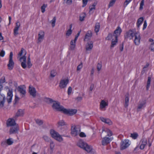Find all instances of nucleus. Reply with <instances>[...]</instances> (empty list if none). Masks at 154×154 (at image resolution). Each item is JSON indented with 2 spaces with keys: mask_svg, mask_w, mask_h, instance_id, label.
<instances>
[{
  "mask_svg": "<svg viewBox=\"0 0 154 154\" xmlns=\"http://www.w3.org/2000/svg\"><path fill=\"white\" fill-rule=\"evenodd\" d=\"M110 139L108 137H104L102 141L103 145H106L110 143Z\"/></svg>",
  "mask_w": 154,
  "mask_h": 154,
  "instance_id": "22",
  "label": "nucleus"
},
{
  "mask_svg": "<svg viewBox=\"0 0 154 154\" xmlns=\"http://www.w3.org/2000/svg\"><path fill=\"white\" fill-rule=\"evenodd\" d=\"M26 54V51H25V54H24L23 56L20 57L19 59L20 61H21L22 60H23V62L21 63V66L24 69H25L26 67V57L25 56Z\"/></svg>",
  "mask_w": 154,
  "mask_h": 154,
  "instance_id": "11",
  "label": "nucleus"
},
{
  "mask_svg": "<svg viewBox=\"0 0 154 154\" xmlns=\"http://www.w3.org/2000/svg\"><path fill=\"white\" fill-rule=\"evenodd\" d=\"M100 118L102 122L106 124L109 125H111L112 124V122L109 119L105 118L103 117H100Z\"/></svg>",
  "mask_w": 154,
  "mask_h": 154,
  "instance_id": "17",
  "label": "nucleus"
},
{
  "mask_svg": "<svg viewBox=\"0 0 154 154\" xmlns=\"http://www.w3.org/2000/svg\"><path fill=\"white\" fill-rule=\"evenodd\" d=\"M29 92L31 96L33 97H35L36 96V91L35 88L31 85L29 87Z\"/></svg>",
  "mask_w": 154,
  "mask_h": 154,
  "instance_id": "8",
  "label": "nucleus"
},
{
  "mask_svg": "<svg viewBox=\"0 0 154 154\" xmlns=\"http://www.w3.org/2000/svg\"><path fill=\"white\" fill-rule=\"evenodd\" d=\"M122 29L120 27L118 26L117 29L114 31L113 34V36L115 37V35H116L118 37V35H119L122 32Z\"/></svg>",
  "mask_w": 154,
  "mask_h": 154,
  "instance_id": "20",
  "label": "nucleus"
},
{
  "mask_svg": "<svg viewBox=\"0 0 154 154\" xmlns=\"http://www.w3.org/2000/svg\"><path fill=\"white\" fill-rule=\"evenodd\" d=\"M108 105V103L106 102L104 100H102L100 103V108L102 110L103 109L105 108L106 106Z\"/></svg>",
  "mask_w": 154,
  "mask_h": 154,
  "instance_id": "25",
  "label": "nucleus"
},
{
  "mask_svg": "<svg viewBox=\"0 0 154 154\" xmlns=\"http://www.w3.org/2000/svg\"><path fill=\"white\" fill-rule=\"evenodd\" d=\"M146 100H143L141 102H140L138 106L137 111L138 112L140 110V109L143 108H144L146 106Z\"/></svg>",
  "mask_w": 154,
  "mask_h": 154,
  "instance_id": "12",
  "label": "nucleus"
},
{
  "mask_svg": "<svg viewBox=\"0 0 154 154\" xmlns=\"http://www.w3.org/2000/svg\"><path fill=\"white\" fill-rule=\"evenodd\" d=\"M96 5V4L94 3L93 5L92 6V7H89V9H90V11H92L93 9H95V6Z\"/></svg>",
  "mask_w": 154,
  "mask_h": 154,
  "instance_id": "53",
  "label": "nucleus"
},
{
  "mask_svg": "<svg viewBox=\"0 0 154 154\" xmlns=\"http://www.w3.org/2000/svg\"><path fill=\"white\" fill-rule=\"evenodd\" d=\"M54 146V144L53 141H51L50 143V147L51 149L52 150Z\"/></svg>",
  "mask_w": 154,
  "mask_h": 154,
  "instance_id": "54",
  "label": "nucleus"
},
{
  "mask_svg": "<svg viewBox=\"0 0 154 154\" xmlns=\"http://www.w3.org/2000/svg\"><path fill=\"white\" fill-rule=\"evenodd\" d=\"M149 48L152 51H154V42L151 44Z\"/></svg>",
  "mask_w": 154,
  "mask_h": 154,
  "instance_id": "48",
  "label": "nucleus"
},
{
  "mask_svg": "<svg viewBox=\"0 0 154 154\" xmlns=\"http://www.w3.org/2000/svg\"><path fill=\"white\" fill-rule=\"evenodd\" d=\"M144 0H142L140 4V10H142L143 9V6L144 5Z\"/></svg>",
  "mask_w": 154,
  "mask_h": 154,
  "instance_id": "43",
  "label": "nucleus"
},
{
  "mask_svg": "<svg viewBox=\"0 0 154 154\" xmlns=\"http://www.w3.org/2000/svg\"><path fill=\"white\" fill-rule=\"evenodd\" d=\"M138 136V135L137 133H133L131 134V137L134 139H136Z\"/></svg>",
  "mask_w": 154,
  "mask_h": 154,
  "instance_id": "35",
  "label": "nucleus"
},
{
  "mask_svg": "<svg viewBox=\"0 0 154 154\" xmlns=\"http://www.w3.org/2000/svg\"><path fill=\"white\" fill-rule=\"evenodd\" d=\"M19 29L14 28V35L16 36L19 33L18 32V30Z\"/></svg>",
  "mask_w": 154,
  "mask_h": 154,
  "instance_id": "46",
  "label": "nucleus"
},
{
  "mask_svg": "<svg viewBox=\"0 0 154 154\" xmlns=\"http://www.w3.org/2000/svg\"><path fill=\"white\" fill-rule=\"evenodd\" d=\"M50 134L53 138L59 141L63 140V138L58 133L54 130L51 129L50 130Z\"/></svg>",
  "mask_w": 154,
  "mask_h": 154,
  "instance_id": "2",
  "label": "nucleus"
},
{
  "mask_svg": "<svg viewBox=\"0 0 154 154\" xmlns=\"http://www.w3.org/2000/svg\"><path fill=\"white\" fill-rule=\"evenodd\" d=\"M105 131L107 132V135L108 136H111L112 134V131L108 129H106L105 130Z\"/></svg>",
  "mask_w": 154,
  "mask_h": 154,
  "instance_id": "42",
  "label": "nucleus"
},
{
  "mask_svg": "<svg viewBox=\"0 0 154 154\" xmlns=\"http://www.w3.org/2000/svg\"><path fill=\"white\" fill-rule=\"evenodd\" d=\"M47 7V5L45 4H43L41 6V9L42 12L44 13L45 11V8Z\"/></svg>",
  "mask_w": 154,
  "mask_h": 154,
  "instance_id": "38",
  "label": "nucleus"
},
{
  "mask_svg": "<svg viewBox=\"0 0 154 154\" xmlns=\"http://www.w3.org/2000/svg\"><path fill=\"white\" fill-rule=\"evenodd\" d=\"M44 32L42 31H40L38 34V41L39 42H40L43 39L44 37Z\"/></svg>",
  "mask_w": 154,
  "mask_h": 154,
  "instance_id": "26",
  "label": "nucleus"
},
{
  "mask_svg": "<svg viewBox=\"0 0 154 154\" xmlns=\"http://www.w3.org/2000/svg\"><path fill=\"white\" fill-rule=\"evenodd\" d=\"M19 128L18 125H16L10 128L9 131L10 134L18 133V131L19 130Z\"/></svg>",
  "mask_w": 154,
  "mask_h": 154,
  "instance_id": "9",
  "label": "nucleus"
},
{
  "mask_svg": "<svg viewBox=\"0 0 154 154\" xmlns=\"http://www.w3.org/2000/svg\"><path fill=\"white\" fill-rule=\"evenodd\" d=\"M72 127L71 128V134L74 136H75L78 135L79 132L80 131V130L78 131L77 130V128H76V126H74V127L72 128Z\"/></svg>",
  "mask_w": 154,
  "mask_h": 154,
  "instance_id": "16",
  "label": "nucleus"
},
{
  "mask_svg": "<svg viewBox=\"0 0 154 154\" xmlns=\"http://www.w3.org/2000/svg\"><path fill=\"white\" fill-rule=\"evenodd\" d=\"M18 91L21 94L25 95L26 93V90L21 86H19L17 88Z\"/></svg>",
  "mask_w": 154,
  "mask_h": 154,
  "instance_id": "29",
  "label": "nucleus"
},
{
  "mask_svg": "<svg viewBox=\"0 0 154 154\" xmlns=\"http://www.w3.org/2000/svg\"><path fill=\"white\" fill-rule=\"evenodd\" d=\"M147 26V24L146 20H145L143 24V30H144L146 28Z\"/></svg>",
  "mask_w": 154,
  "mask_h": 154,
  "instance_id": "63",
  "label": "nucleus"
},
{
  "mask_svg": "<svg viewBox=\"0 0 154 154\" xmlns=\"http://www.w3.org/2000/svg\"><path fill=\"white\" fill-rule=\"evenodd\" d=\"M72 91V88L71 87H69L68 89V94L69 95L71 94Z\"/></svg>",
  "mask_w": 154,
  "mask_h": 154,
  "instance_id": "56",
  "label": "nucleus"
},
{
  "mask_svg": "<svg viewBox=\"0 0 154 154\" xmlns=\"http://www.w3.org/2000/svg\"><path fill=\"white\" fill-rule=\"evenodd\" d=\"M57 74V72L55 70H52L50 73V76L52 77H54Z\"/></svg>",
  "mask_w": 154,
  "mask_h": 154,
  "instance_id": "39",
  "label": "nucleus"
},
{
  "mask_svg": "<svg viewBox=\"0 0 154 154\" xmlns=\"http://www.w3.org/2000/svg\"><path fill=\"white\" fill-rule=\"evenodd\" d=\"M83 2L82 7H85L87 5L88 1V0H82Z\"/></svg>",
  "mask_w": 154,
  "mask_h": 154,
  "instance_id": "50",
  "label": "nucleus"
},
{
  "mask_svg": "<svg viewBox=\"0 0 154 154\" xmlns=\"http://www.w3.org/2000/svg\"><path fill=\"white\" fill-rule=\"evenodd\" d=\"M79 135L81 137H86V135L83 132L80 133Z\"/></svg>",
  "mask_w": 154,
  "mask_h": 154,
  "instance_id": "58",
  "label": "nucleus"
},
{
  "mask_svg": "<svg viewBox=\"0 0 154 154\" xmlns=\"http://www.w3.org/2000/svg\"><path fill=\"white\" fill-rule=\"evenodd\" d=\"M86 143L82 140H80L77 143V146L84 149L85 148V147Z\"/></svg>",
  "mask_w": 154,
  "mask_h": 154,
  "instance_id": "21",
  "label": "nucleus"
},
{
  "mask_svg": "<svg viewBox=\"0 0 154 154\" xmlns=\"http://www.w3.org/2000/svg\"><path fill=\"white\" fill-rule=\"evenodd\" d=\"M64 1H66V3L67 5H70L72 4V0H64Z\"/></svg>",
  "mask_w": 154,
  "mask_h": 154,
  "instance_id": "59",
  "label": "nucleus"
},
{
  "mask_svg": "<svg viewBox=\"0 0 154 154\" xmlns=\"http://www.w3.org/2000/svg\"><path fill=\"white\" fill-rule=\"evenodd\" d=\"M13 141L12 138H9L6 140L7 144L9 145H12L13 143Z\"/></svg>",
  "mask_w": 154,
  "mask_h": 154,
  "instance_id": "36",
  "label": "nucleus"
},
{
  "mask_svg": "<svg viewBox=\"0 0 154 154\" xmlns=\"http://www.w3.org/2000/svg\"><path fill=\"white\" fill-rule=\"evenodd\" d=\"M16 125L15 121L14 119H9L7 122V127L9 126H13Z\"/></svg>",
  "mask_w": 154,
  "mask_h": 154,
  "instance_id": "15",
  "label": "nucleus"
},
{
  "mask_svg": "<svg viewBox=\"0 0 154 154\" xmlns=\"http://www.w3.org/2000/svg\"><path fill=\"white\" fill-rule=\"evenodd\" d=\"M20 26V24L18 21H17L16 23V26L14 28L19 29Z\"/></svg>",
  "mask_w": 154,
  "mask_h": 154,
  "instance_id": "55",
  "label": "nucleus"
},
{
  "mask_svg": "<svg viewBox=\"0 0 154 154\" xmlns=\"http://www.w3.org/2000/svg\"><path fill=\"white\" fill-rule=\"evenodd\" d=\"M45 101L47 102H49L50 103H52L54 102L52 106V107L54 109L60 111H63L64 107L63 106L60 105V103L53 100L51 98L46 97L45 98Z\"/></svg>",
  "mask_w": 154,
  "mask_h": 154,
  "instance_id": "1",
  "label": "nucleus"
},
{
  "mask_svg": "<svg viewBox=\"0 0 154 154\" xmlns=\"http://www.w3.org/2000/svg\"><path fill=\"white\" fill-rule=\"evenodd\" d=\"M81 31V30H80L78 32L77 34L75 35V38L74 39L75 41H76L77 40L78 37L80 35Z\"/></svg>",
  "mask_w": 154,
  "mask_h": 154,
  "instance_id": "57",
  "label": "nucleus"
},
{
  "mask_svg": "<svg viewBox=\"0 0 154 154\" xmlns=\"http://www.w3.org/2000/svg\"><path fill=\"white\" fill-rule=\"evenodd\" d=\"M85 147V148L84 149L87 151L88 152H91L92 149V148L91 146L89 145L86 143Z\"/></svg>",
  "mask_w": 154,
  "mask_h": 154,
  "instance_id": "30",
  "label": "nucleus"
},
{
  "mask_svg": "<svg viewBox=\"0 0 154 154\" xmlns=\"http://www.w3.org/2000/svg\"><path fill=\"white\" fill-rule=\"evenodd\" d=\"M114 38H115V40H114L113 39L112 40L111 45H110L111 48H113L118 43V39L117 36L116 35H115V37H114Z\"/></svg>",
  "mask_w": 154,
  "mask_h": 154,
  "instance_id": "23",
  "label": "nucleus"
},
{
  "mask_svg": "<svg viewBox=\"0 0 154 154\" xmlns=\"http://www.w3.org/2000/svg\"><path fill=\"white\" fill-rule=\"evenodd\" d=\"M77 111V110L75 109H68L64 108L63 112L65 114L71 116L75 114L76 113Z\"/></svg>",
  "mask_w": 154,
  "mask_h": 154,
  "instance_id": "5",
  "label": "nucleus"
},
{
  "mask_svg": "<svg viewBox=\"0 0 154 154\" xmlns=\"http://www.w3.org/2000/svg\"><path fill=\"white\" fill-rule=\"evenodd\" d=\"M86 16L85 14L84 13H82L80 15L79 20L80 21H82L84 20V18Z\"/></svg>",
  "mask_w": 154,
  "mask_h": 154,
  "instance_id": "34",
  "label": "nucleus"
},
{
  "mask_svg": "<svg viewBox=\"0 0 154 154\" xmlns=\"http://www.w3.org/2000/svg\"><path fill=\"white\" fill-rule=\"evenodd\" d=\"M131 0H126L124 4L125 7H126Z\"/></svg>",
  "mask_w": 154,
  "mask_h": 154,
  "instance_id": "51",
  "label": "nucleus"
},
{
  "mask_svg": "<svg viewBox=\"0 0 154 154\" xmlns=\"http://www.w3.org/2000/svg\"><path fill=\"white\" fill-rule=\"evenodd\" d=\"M27 64L28 66V67L29 68H30L31 67L32 65L31 61H27Z\"/></svg>",
  "mask_w": 154,
  "mask_h": 154,
  "instance_id": "64",
  "label": "nucleus"
},
{
  "mask_svg": "<svg viewBox=\"0 0 154 154\" xmlns=\"http://www.w3.org/2000/svg\"><path fill=\"white\" fill-rule=\"evenodd\" d=\"M58 125L63 126L66 125V123L63 120H60L58 122Z\"/></svg>",
  "mask_w": 154,
  "mask_h": 154,
  "instance_id": "37",
  "label": "nucleus"
},
{
  "mask_svg": "<svg viewBox=\"0 0 154 154\" xmlns=\"http://www.w3.org/2000/svg\"><path fill=\"white\" fill-rule=\"evenodd\" d=\"M82 67V63L81 62L80 64H79L77 67V71L80 70Z\"/></svg>",
  "mask_w": 154,
  "mask_h": 154,
  "instance_id": "49",
  "label": "nucleus"
},
{
  "mask_svg": "<svg viewBox=\"0 0 154 154\" xmlns=\"http://www.w3.org/2000/svg\"><path fill=\"white\" fill-rule=\"evenodd\" d=\"M75 47V44H74L72 45H70V46L69 50H74Z\"/></svg>",
  "mask_w": 154,
  "mask_h": 154,
  "instance_id": "60",
  "label": "nucleus"
},
{
  "mask_svg": "<svg viewBox=\"0 0 154 154\" xmlns=\"http://www.w3.org/2000/svg\"><path fill=\"white\" fill-rule=\"evenodd\" d=\"M102 67V64L101 63H98L97 65V69L98 71H99L100 70Z\"/></svg>",
  "mask_w": 154,
  "mask_h": 154,
  "instance_id": "47",
  "label": "nucleus"
},
{
  "mask_svg": "<svg viewBox=\"0 0 154 154\" xmlns=\"http://www.w3.org/2000/svg\"><path fill=\"white\" fill-rule=\"evenodd\" d=\"M5 51L3 50H2L0 53V56L3 57L5 54Z\"/></svg>",
  "mask_w": 154,
  "mask_h": 154,
  "instance_id": "61",
  "label": "nucleus"
},
{
  "mask_svg": "<svg viewBox=\"0 0 154 154\" xmlns=\"http://www.w3.org/2000/svg\"><path fill=\"white\" fill-rule=\"evenodd\" d=\"M69 82V79H61L59 83V86L61 89L64 88Z\"/></svg>",
  "mask_w": 154,
  "mask_h": 154,
  "instance_id": "6",
  "label": "nucleus"
},
{
  "mask_svg": "<svg viewBox=\"0 0 154 154\" xmlns=\"http://www.w3.org/2000/svg\"><path fill=\"white\" fill-rule=\"evenodd\" d=\"M116 0H111L109 4L108 5L109 8H110L111 7H112L114 4Z\"/></svg>",
  "mask_w": 154,
  "mask_h": 154,
  "instance_id": "41",
  "label": "nucleus"
},
{
  "mask_svg": "<svg viewBox=\"0 0 154 154\" xmlns=\"http://www.w3.org/2000/svg\"><path fill=\"white\" fill-rule=\"evenodd\" d=\"M143 20V17H140L138 19L136 23L138 29L139 28Z\"/></svg>",
  "mask_w": 154,
  "mask_h": 154,
  "instance_id": "27",
  "label": "nucleus"
},
{
  "mask_svg": "<svg viewBox=\"0 0 154 154\" xmlns=\"http://www.w3.org/2000/svg\"><path fill=\"white\" fill-rule=\"evenodd\" d=\"M44 140L46 141H48L50 140V139L48 137L46 136H44L43 137Z\"/></svg>",
  "mask_w": 154,
  "mask_h": 154,
  "instance_id": "62",
  "label": "nucleus"
},
{
  "mask_svg": "<svg viewBox=\"0 0 154 154\" xmlns=\"http://www.w3.org/2000/svg\"><path fill=\"white\" fill-rule=\"evenodd\" d=\"M56 21V18L55 17H54L51 21V24L53 27H54L55 26Z\"/></svg>",
  "mask_w": 154,
  "mask_h": 154,
  "instance_id": "44",
  "label": "nucleus"
},
{
  "mask_svg": "<svg viewBox=\"0 0 154 154\" xmlns=\"http://www.w3.org/2000/svg\"><path fill=\"white\" fill-rule=\"evenodd\" d=\"M135 35V33H134V31L131 29H130L124 35L125 38V39H127L128 38L131 39Z\"/></svg>",
  "mask_w": 154,
  "mask_h": 154,
  "instance_id": "4",
  "label": "nucleus"
},
{
  "mask_svg": "<svg viewBox=\"0 0 154 154\" xmlns=\"http://www.w3.org/2000/svg\"><path fill=\"white\" fill-rule=\"evenodd\" d=\"M151 80V77H148V80L147 81V85L146 88V89L147 91L149 90V88L150 86Z\"/></svg>",
  "mask_w": 154,
  "mask_h": 154,
  "instance_id": "32",
  "label": "nucleus"
},
{
  "mask_svg": "<svg viewBox=\"0 0 154 154\" xmlns=\"http://www.w3.org/2000/svg\"><path fill=\"white\" fill-rule=\"evenodd\" d=\"M100 27V23H96L94 27V31L96 33H97L99 31Z\"/></svg>",
  "mask_w": 154,
  "mask_h": 154,
  "instance_id": "31",
  "label": "nucleus"
},
{
  "mask_svg": "<svg viewBox=\"0 0 154 154\" xmlns=\"http://www.w3.org/2000/svg\"><path fill=\"white\" fill-rule=\"evenodd\" d=\"M135 39L134 40V44L136 45H138L140 44V37L138 32L135 33Z\"/></svg>",
  "mask_w": 154,
  "mask_h": 154,
  "instance_id": "10",
  "label": "nucleus"
},
{
  "mask_svg": "<svg viewBox=\"0 0 154 154\" xmlns=\"http://www.w3.org/2000/svg\"><path fill=\"white\" fill-rule=\"evenodd\" d=\"M147 140L144 138H142L141 141L140 143H141L140 145V149H143L145 146L147 144Z\"/></svg>",
  "mask_w": 154,
  "mask_h": 154,
  "instance_id": "13",
  "label": "nucleus"
},
{
  "mask_svg": "<svg viewBox=\"0 0 154 154\" xmlns=\"http://www.w3.org/2000/svg\"><path fill=\"white\" fill-rule=\"evenodd\" d=\"M72 33V30L71 29H69L66 32V35L67 36H69Z\"/></svg>",
  "mask_w": 154,
  "mask_h": 154,
  "instance_id": "52",
  "label": "nucleus"
},
{
  "mask_svg": "<svg viewBox=\"0 0 154 154\" xmlns=\"http://www.w3.org/2000/svg\"><path fill=\"white\" fill-rule=\"evenodd\" d=\"M13 55V54L12 52H11L9 55V60L8 63L7 65L8 69L10 70L12 69L14 66V63L12 59Z\"/></svg>",
  "mask_w": 154,
  "mask_h": 154,
  "instance_id": "3",
  "label": "nucleus"
},
{
  "mask_svg": "<svg viewBox=\"0 0 154 154\" xmlns=\"http://www.w3.org/2000/svg\"><path fill=\"white\" fill-rule=\"evenodd\" d=\"M92 36V33L91 31V30L88 31L85 35L84 40L88 41L90 39Z\"/></svg>",
  "mask_w": 154,
  "mask_h": 154,
  "instance_id": "18",
  "label": "nucleus"
},
{
  "mask_svg": "<svg viewBox=\"0 0 154 154\" xmlns=\"http://www.w3.org/2000/svg\"><path fill=\"white\" fill-rule=\"evenodd\" d=\"M25 51H26L23 48H22L21 49V50L20 51L19 53L18 54V57H21L23 53H24V54H25Z\"/></svg>",
  "mask_w": 154,
  "mask_h": 154,
  "instance_id": "40",
  "label": "nucleus"
},
{
  "mask_svg": "<svg viewBox=\"0 0 154 154\" xmlns=\"http://www.w3.org/2000/svg\"><path fill=\"white\" fill-rule=\"evenodd\" d=\"M93 42L91 41L88 42L86 46V49L87 51H91L93 47Z\"/></svg>",
  "mask_w": 154,
  "mask_h": 154,
  "instance_id": "24",
  "label": "nucleus"
},
{
  "mask_svg": "<svg viewBox=\"0 0 154 154\" xmlns=\"http://www.w3.org/2000/svg\"><path fill=\"white\" fill-rule=\"evenodd\" d=\"M113 36L112 34L111 33H109L108 35L107 36L106 38V39L107 40H110L112 38Z\"/></svg>",
  "mask_w": 154,
  "mask_h": 154,
  "instance_id": "45",
  "label": "nucleus"
},
{
  "mask_svg": "<svg viewBox=\"0 0 154 154\" xmlns=\"http://www.w3.org/2000/svg\"><path fill=\"white\" fill-rule=\"evenodd\" d=\"M129 94H126L125 95V108L128 107V103L129 101Z\"/></svg>",
  "mask_w": 154,
  "mask_h": 154,
  "instance_id": "28",
  "label": "nucleus"
},
{
  "mask_svg": "<svg viewBox=\"0 0 154 154\" xmlns=\"http://www.w3.org/2000/svg\"><path fill=\"white\" fill-rule=\"evenodd\" d=\"M129 141V140H125L122 141L121 144L120 149L123 150L127 148L130 145Z\"/></svg>",
  "mask_w": 154,
  "mask_h": 154,
  "instance_id": "7",
  "label": "nucleus"
},
{
  "mask_svg": "<svg viewBox=\"0 0 154 154\" xmlns=\"http://www.w3.org/2000/svg\"><path fill=\"white\" fill-rule=\"evenodd\" d=\"M12 90L9 89V91L7 93V100L8 103H9L11 101L12 97H13Z\"/></svg>",
  "mask_w": 154,
  "mask_h": 154,
  "instance_id": "14",
  "label": "nucleus"
},
{
  "mask_svg": "<svg viewBox=\"0 0 154 154\" xmlns=\"http://www.w3.org/2000/svg\"><path fill=\"white\" fill-rule=\"evenodd\" d=\"M35 121L36 123L39 126L42 125L43 124V120L39 119H35Z\"/></svg>",
  "mask_w": 154,
  "mask_h": 154,
  "instance_id": "33",
  "label": "nucleus"
},
{
  "mask_svg": "<svg viewBox=\"0 0 154 154\" xmlns=\"http://www.w3.org/2000/svg\"><path fill=\"white\" fill-rule=\"evenodd\" d=\"M24 114V112L23 110L21 109H19L17 112L14 118L16 119L19 116H23Z\"/></svg>",
  "mask_w": 154,
  "mask_h": 154,
  "instance_id": "19",
  "label": "nucleus"
}]
</instances>
